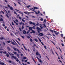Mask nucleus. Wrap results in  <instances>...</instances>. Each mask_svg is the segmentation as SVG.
Wrapping results in <instances>:
<instances>
[{
  "instance_id": "nucleus-1",
  "label": "nucleus",
  "mask_w": 65,
  "mask_h": 65,
  "mask_svg": "<svg viewBox=\"0 0 65 65\" xmlns=\"http://www.w3.org/2000/svg\"><path fill=\"white\" fill-rule=\"evenodd\" d=\"M37 31L38 33H40V31H42V30H41V28L38 27H37Z\"/></svg>"
},
{
  "instance_id": "nucleus-2",
  "label": "nucleus",
  "mask_w": 65,
  "mask_h": 65,
  "mask_svg": "<svg viewBox=\"0 0 65 65\" xmlns=\"http://www.w3.org/2000/svg\"><path fill=\"white\" fill-rule=\"evenodd\" d=\"M12 58L14 59V60H15L16 61H17L18 62L19 61V60L18 59V58H17L16 56H12Z\"/></svg>"
},
{
  "instance_id": "nucleus-3",
  "label": "nucleus",
  "mask_w": 65,
  "mask_h": 65,
  "mask_svg": "<svg viewBox=\"0 0 65 65\" xmlns=\"http://www.w3.org/2000/svg\"><path fill=\"white\" fill-rule=\"evenodd\" d=\"M13 50H14V51H17H17H18V53H20V50L18 49H17V48L14 47L13 48Z\"/></svg>"
},
{
  "instance_id": "nucleus-4",
  "label": "nucleus",
  "mask_w": 65,
  "mask_h": 65,
  "mask_svg": "<svg viewBox=\"0 0 65 65\" xmlns=\"http://www.w3.org/2000/svg\"><path fill=\"white\" fill-rule=\"evenodd\" d=\"M38 34V36H42L43 35V34L41 32Z\"/></svg>"
},
{
  "instance_id": "nucleus-5",
  "label": "nucleus",
  "mask_w": 65,
  "mask_h": 65,
  "mask_svg": "<svg viewBox=\"0 0 65 65\" xmlns=\"http://www.w3.org/2000/svg\"><path fill=\"white\" fill-rule=\"evenodd\" d=\"M7 6L8 7H9V8H10V10H13V8H12V7H11L8 4Z\"/></svg>"
},
{
  "instance_id": "nucleus-6",
  "label": "nucleus",
  "mask_w": 65,
  "mask_h": 65,
  "mask_svg": "<svg viewBox=\"0 0 65 65\" xmlns=\"http://www.w3.org/2000/svg\"><path fill=\"white\" fill-rule=\"evenodd\" d=\"M5 10L7 13V14H6V16L7 17V18H9V16H8V12H7V11H6V10L5 9Z\"/></svg>"
},
{
  "instance_id": "nucleus-7",
  "label": "nucleus",
  "mask_w": 65,
  "mask_h": 65,
  "mask_svg": "<svg viewBox=\"0 0 65 65\" xmlns=\"http://www.w3.org/2000/svg\"><path fill=\"white\" fill-rule=\"evenodd\" d=\"M37 59H38V60L39 61V62H40V63H42V61H41V60L40 59H39V58H38V57H37Z\"/></svg>"
},
{
  "instance_id": "nucleus-8",
  "label": "nucleus",
  "mask_w": 65,
  "mask_h": 65,
  "mask_svg": "<svg viewBox=\"0 0 65 65\" xmlns=\"http://www.w3.org/2000/svg\"><path fill=\"white\" fill-rule=\"evenodd\" d=\"M26 28L28 27L29 28V29L30 30H32V27H30L29 26H27L26 27Z\"/></svg>"
},
{
  "instance_id": "nucleus-9",
  "label": "nucleus",
  "mask_w": 65,
  "mask_h": 65,
  "mask_svg": "<svg viewBox=\"0 0 65 65\" xmlns=\"http://www.w3.org/2000/svg\"><path fill=\"white\" fill-rule=\"evenodd\" d=\"M34 9L33 8H31V9L29 8V9L30 10H32V9H33V10H34V9H36V7H34Z\"/></svg>"
},
{
  "instance_id": "nucleus-10",
  "label": "nucleus",
  "mask_w": 65,
  "mask_h": 65,
  "mask_svg": "<svg viewBox=\"0 0 65 65\" xmlns=\"http://www.w3.org/2000/svg\"><path fill=\"white\" fill-rule=\"evenodd\" d=\"M23 34H25V33L26 34H27V32H26V31L25 30H23Z\"/></svg>"
},
{
  "instance_id": "nucleus-11",
  "label": "nucleus",
  "mask_w": 65,
  "mask_h": 65,
  "mask_svg": "<svg viewBox=\"0 0 65 65\" xmlns=\"http://www.w3.org/2000/svg\"><path fill=\"white\" fill-rule=\"evenodd\" d=\"M43 28H46V25H45V23H44L43 24Z\"/></svg>"
},
{
  "instance_id": "nucleus-12",
  "label": "nucleus",
  "mask_w": 65,
  "mask_h": 65,
  "mask_svg": "<svg viewBox=\"0 0 65 65\" xmlns=\"http://www.w3.org/2000/svg\"><path fill=\"white\" fill-rule=\"evenodd\" d=\"M0 64H1V65H6V64H4V63L3 62L2 63V62H1L0 63Z\"/></svg>"
},
{
  "instance_id": "nucleus-13",
  "label": "nucleus",
  "mask_w": 65,
  "mask_h": 65,
  "mask_svg": "<svg viewBox=\"0 0 65 65\" xmlns=\"http://www.w3.org/2000/svg\"><path fill=\"white\" fill-rule=\"evenodd\" d=\"M54 32V33H55V34H56V35H58V34H57V32L55 30H53Z\"/></svg>"
},
{
  "instance_id": "nucleus-14",
  "label": "nucleus",
  "mask_w": 65,
  "mask_h": 65,
  "mask_svg": "<svg viewBox=\"0 0 65 65\" xmlns=\"http://www.w3.org/2000/svg\"><path fill=\"white\" fill-rule=\"evenodd\" d=\"M24 13H25V14H30V12H24Z\"/></svg>"
},
{
  "instance_id": "nucleus-15",
  "label": "nucleus",
  "mask_w": 65,
  "mask_h": 65,
  "mask_svg": "<svg viewBox=\"0 0 65 65\" xmlns=\"http://www.w3.org/2000/svg\"><path fill=\"white\" fill-rule=\"evenodd\" d=\"M11 44H13V45H15V43H14V42H11Z\"/></svg>"
},
{
  "instance_id": "nucleus-16",
  "label": "nucleus",
  "mask_w": 65,
  "mask_h": 65,
  "mask_svg": "<svg viewBox=\"0 0 65 65\" xmlns=\"http://www.w3.org/2000/svg\"><path fill=\"white\" fill-rule=\"evenodd\" d=\"M31 31L32 32V33L34 34L35 33V31H34V30H31Z\"/></svg>"
},
{
  "instance_id": "nucleus-17",
  "label": "nucleus",
  "mask_w": 65,
  "mask_h": 65,
  "mask_svg": "<svg viewBox=\"0 0 65 65\" xmlns=\"http://www.w3.org/2000/svg\"><path fill=\"white\" fill-rule=\"evenodd\" d=\"M13 41H14L15 43V44H17V45H18V44L17 43H16V42H15V41H14V40L13 39L12 40Z\"/></svg>"
},
{
  "instance_id": "nucleus-18",
  "label": "nucleus",
  "mask_w": 65,
  "mask_h": 65,
  "mask_svg": "<svg viewBox=\"0 0 65 65\" xmlns=\"http://www.w3.org/2000/svg\"><path fill=\"white\" fill-rule=\"evenodd\" d=\"M35 40L36 42H38V40H37V39H35Z\"/></svg>"
},
{
  "instance_id": "nucleus-19",
  "label": "nucleus",
  "mask_w": 65,
  "mask_h": 65,
  "mask_svg": "<svg viewBox=\"0 0 65 65\" xmlns=\"http://www.w3.org/2000/svg\"><path fill=\"white\" fill-rule=\"evenodd\" d=\"M7 48L9 51H10V48L9 47H7Z\"/></svg>"
},
{
  "instance_id": "nucleus-20",
  "label": "nucleus",
  "mask_w": 65,
  "mask_h": 65,
  "mask_svg": "<svg viewBox=\"0 0 65 65\" xmlns=\"http://www.w3.org/2000/svg\"><path fill=\"white\" fill-rule=\"evenodd\" d=\"M33 51L34 52H35V51H36V49L35 48L33 49Z\"/></svg>"
},
{
  "instance_id": "nucleus-21",
  "label": "nucleus",
  "mask_w": 65,
  "mask_h": 65,
  "mask_svg": "<svg viewBox=\"0 0 65 65\" xmlns=\"http://www.w3.org/2000/svg\"><path fill=\"white\" fill-rule=\"evenodd\" d=\"M50 31L51 32H52V33H54V31H53V30H52L50 29Z\"/></svg>"
},
{
  "instance_id": "nucleus-22",
  "label": "nucleus",
  "mask_w": 65,
  "mask_h": 65,
  "mask_svg": "<svg viewBox=\"0 0 65 65\" xmlns=\"http://www.w3.org/2000/svg\"><path fill=\"white\" fill-rule=\"evenodd\" d=\"M26 7L27 8H29V7H31V6H30V5H29L28 6H27Z\"/></svg>"
},
{
  "instance_id": "nucleus-23",
  "label": "nucleus",
  "mask_w": 65,
  "mask_h": 65,
  "mask_svg": "<svg viewBox=\"0 0 65 65\" xmlns=\"http://www.w3.org/2000/svg\"><path fill=\"white\" fill-rule=\"evenodd\" d=\"M0 21L1 22H2V21H3V19H2V18H1L0 20Z\"/></svg>"
},
{
  "instance_id": "nucleus-24",
  "label": "nucleus",
  "mask_w": 65,
  "mask_h": 65,
  "mask_svg": "<svg viewBox=\"0 0 65 65\" xmlns=\"http://www.w3.org/2000/svg\"><path fill=\"white\" fill-rule=\"evenodd\" d=\"M36 55H39V53H38V52H37L36 53Z\"/></svg>"
},
{
  "instance_id": "nucleus-25",
  "label": "nucleus",
  "mask_w": 65,
  "mask_h": 65,
  "mask_svg": "<svg viewBox=\"0 0 65 65\" xmlns=\"http://www.w3.org/2000/svg\"><path fill=\"white\" fill-rule=\"evenodd\" d=\"M13 54H15V55H16V54H17V52H13Z\"/></svg>"
},
{
  "instance_id": "nucleus-26",
  "label": "nucleus",
  "mask_w": 65,
  "mask_h": 65,
  "mask_svg": "<svg viewBox=\"0 0 65 65\" xmlns=\"http://www.w3.org/2000/svg\"><path fill=\"white\" fill-rule=\"evenodd\" d=\"M38 56L39 57V58L40 57V58H41V55H40V54H39Z\"/></svg>"
},
{
  "instance_id": "nucleus-27",
  "label": "nucleus",
  "mask_w": 65,
  "mask_h": 65,
  "mask_svg": "<svg viewBox=\"0 0 65 65\" xmlns=\"http://www.w3.org/2000/svg\"><path fill=\"white\" fill-rule=\"evenodd\" d=\"M10 25L11 27H12V29H13L14 30V28H13V26H12V25L10 24Z\"/></svg>"
},
{
  "instance_id": "nucleus-28",
  "label": "nucleus",
  "mask_w": 65,
  "mask_h": 65,
  "mask_svg": "<svg viewBox=\"0 0 65 65\" xmlns=\"http://www.w3.org/2000/svg\"><path fill=\"white\" fill-rule=\"evenodd\" d=\"M16 42H17L19 44H20V43H19V41H18V40H16Z\"/></svg>"
},
{
  "instance_id": "nucleus-29",
  "label": "nucleus",
  "mask_w": 65,
  "mask_h": 65,
  "mask_svg": "<svg viewBox=\"0 0 65 65\" xmlns=\"http://www.w3.org/2000/svg\"><path fill=\"white\" fill-rule=\"evenodd\" d=\"M14 14H16V15H17V14H18L17 13H16V12L15 11L14 12Z\"/></svg>"
},
{
  "instance_id": "nucleus-30",
  "label": "nucleus",
  "mask_w": 65,
  "mask_h": 65,
  "mask_svg": "<svg viewBox=\"0 0 65 65\" xmlns=\"http://www.w3.org/2000/svg\"><path fill=\"white\" fill-rule=\"evenodd\" d=\"M32 23H33V22L31 21H30L29 22L30 24H32Z\"/></svg>"
},
{
  "instance_id": "nucleus-31",
  "label": "nucleus",
  "mask_w": 65,
  "mask_h": 65,
  "mask_svg": "<svg viewBox=\"0 0 65 65\" xmlns=\"http://www.w3.org/2000/svg\"><path fill=\"white\" fill-rule=\"evenodd\" d=\"M41 21H43V19L42 18H41L40 20Z\"/></svg>"
},
{
  "instance_id": "nucleus-32",
  "label": "nucleus",
  "mask_w": 65,
  "mask_h": 65,
  "mask_svg": "<svg viewBox=\"0 0 65 65\" xmlns=\"http://www.w3.org/2000/svg\"><path fill=\"white\" fill-rule=\"evenodd\" d=\"M1 12H2V13H3V14H4V12L3 11H1Z\"/></svg>"
},
{
  "instance_id": "nucleus-33",
  "label": "nucleus",
  "mask_w": 65,
  "mask_h": 65,
  "mask_svg": "<svg viewBox=\"0 0 65 65\" xmlns=\"http://www.w3.org/2000/svg\"><path fill=\"white\" fill-rule=\"evenodd\" d=\"M3 54H5V55H6V52L5 51L4 52H3Z\"/></svg>"
},
{
  "instance_id": "nucleus-34",
  "label": "nucleus",
  "mask_w": 65,
  "mask_h": 65,
  "mask_svg": "<svg viewBox=\"0 0 65 65\" xmlns=\"http://www.w3.org/2000/svg\"><path fill=\"white\" fill-rule=\"evenodd\" d=\"M30 41L31 42H32V41H33V40H32V39L31 38H30Z\"/></svg>"
},
{
  "instance_id": "nucleus-35",
  "label": "nucleus",
  "mask_w": 65,
  "mask_h": 65,
  "mask_svg": "<svg viewBox=\"0 0 65 65\" xmlns=\"http://www.w3.org/2000/svg\"><path fill=\"white\" fill-rule=\"evenodd\" d=\"M22 21L23 22H25V20H24V19H22Z\"/></svg>"
},
{
  "instance_id": "nucleus-36",
  "label": "nucleus",
  "mask_w": 65,
  "mask_h": 65,
  "mask_svg": "<svg viewBox=\"0 0 65 65\" xmlns=\"http://www.w3.org/2000/svg\"><path fill=\"white\" fill-rule=\"evenodd\" d=\"M22 29H24V27L23 26V25H22Z\"/></svg>"
},
{
  "instance_id": "nucleus-37",
  "label": "nucleus",
  "mask_w": 65,
  "mask_h": 65,
  "mask_svg": "<svg viewBox=\"0 0 65 65\" xmlns=\"http://www.w3.org/2000/svg\"><path fill=\"white\" fill-rule=\"evenodd\" d=\"M39 23H38L37 24H36V26H39Z\"/></svg>"
},
{
  "instance_id": "nucleus-38",
  "label": "nucleus",
  "mask_w": 65,
  "mask_h": 65,
  "mask_svg": "<svg viewBox=\"0 0 65 65\" xmlns=\"http://www.w3.org/2000/svg\"><path fill=\"white\" fill-rule=\"evenodd\" d=\"M41 43L43 45H44V44H43V42H41Z\"/></svg>"
},
{
  "instance_id": "nucleus-39",
  "label": "nucleus",
  "mask_w": 65,
  "mask_h": 65,
  "mask_svg": "<svg viewBox=\"0 0 65 65\" xmlns=\"http://www.w3.org/2000/svg\"><path fill=\"white\" fill-rule=\"evenodd\" d=\"M61 36L62 37H63V35L62 34H61Z\"/></svg>"
},
{
  "instance_id": "nucleus-40",
  "label": "nucleus",
  "mask_w": 65,
  "mask_h": 65,
  "mask_svg": "<svg viewBox=\"0 0 65 65\" xmlns=\"http://www.w3.org/2000/svg\"><path fill=\"white\" fill-rule=\"evenodd\" d=\"M19 24L20 25H21L22 24V22H21Z\"/></svg>"
},
{
  "instance_id": "nucleus-41",
  "label": "nucleus",
  "mask_w": 65,
  "mask_h": 65,
  "mask_svg": "<svg viewBox=\"0 0 65 65\" xmlns=\"http://www.w3.org/2000/svg\"><path fill=\"white\" fill-rule=\"evenodd\" d=\"M23 59H27V57H23Z\"/></svg>"
},
{
  "instance_id": "nucleus-42",
  "label": "nucleus",
  "mask_w": 65,
  "mask_h": 65,
  "mask_svg": "<svg viewBox=\"0 0 65 65\" xmlns=\"http://www.w3.org/2000/svg\"><path fill=\"white\" fill-rule=\"evenodd\" d=\"M46 58L48 59V60H50V59H49V58H48V57H47V56H46Z\"/></svg>"
},
{
  "instance_id": "nucleus-43",
  "label": "nucleus",
  "mask_w": 65,
  "mask_h": 65,
  "mask_svg": "<svg viewBox=\"0 0 65 65\" xmlns=\"http://www.w3.org/2000/svg\"><path fill=\"white\" fill-rule=\"evenodd\" d=\"M32 28L33 29H35V26H33V27H32Z\"/></svg>"
},
{
  "instance_id": "nucleus-44",
  "label": "nucleus",
  "mask_w": 65,
  "mask_h": 65,
  "mask_svg": "<svg viewBox=\"0 0 65 65\" xmlns=\"http://www.w3.org/2000/svg\"><path fill=\"white\" fill-rule=\"evenodd\" d=\"M27 38L28 39L30 38V36H27Z\"/></svg>"
},
{
  "instance_id": "nucleus-45",
  "label": "nucleus",
  "mask_w": 65,
  "mask_h": 65,
  "mask_svg": "<svg viewBox=\"0 0 65 65\" xmlns=\"http://www.w3.org/2000/svg\"><path fill=\"white\" fill-rule=\"evenodd\" d=\"M48 33H49V34H48V35H50V36H52V35H51V34H50L49 32H48Z\"/></svg>"
},
{
  "instance_id": "nucleus-46",
  "label": "nucleus",
  "mask_w": 65,
  "mask_h": 65,
  "mask_svg": "<svg viewBox=\"0 0 65 65\" xmlns=\"http://www.w3.org/2000/svg\"><path fill=\"white\" fill-rule=\"evenodd\" d=\"M38 39H39V40L40 42H41V40H40V39H39V38H38Z\"/></svg>"
},
{
  "instance_id": "nucleus-47",
  "label": "nucleus",
  "mask_w": 65,
  "mask_h": 65,
  "mask_svg": "<svg viewBox=\"0 0 65 65\" xmlns=\"http://www.w3.org/2000/svg\"><path fill=\"white\" fill-rule=\"evenodd\" d=\"M33 25H35V23H32V24Z\"/></svg>"
},
{
  "instance_id": "nucleus-48",
  "label": "nucleus",
  "mask_w": 65,
  "mask_h": 65,
  "mask_svg": "<svg viewBox=\"0 0 65 65\" xmlns=\"http://www.w3.org/2000/svg\"><path fill=\"white\" fill-rule=\"evenodd\" d=\"M3 51H1L0 52V53H1V54H2V53H3Z\"/></svg>"
},
{
  "instance_id": "nucleus-49",
  "label": "nucleus",
  "mask_w": 65,
  "mask_h": 65,
  "mask_svg": "<svg viewBox=\"0 0 65 65\" xmlns=\"http://www.w3.org/2000/svg\"><path fill=\"white\" fill-rule=\"evenodd\" d=\"M51 42H52V43H53L54 45H56V44H55V43H54V42H53V41H52Z\"/></svg>"
},
{
  "instance_id": "nucleus-50",
  "label": "nucleus",
  "mask_w": 65,
  "mask_h": 65,
  "mask_svg": "<svg viewBox=\"0 0 65 65\" xmlns=\"http://www.w3.org/2000/svg\"><path fill=\"white\" fill-rule=\"evenodd\" d=\"M17 56L19 58H20V57H19V55L18 54H17Z\"/></svg>"
},
{
  "instance_id": "nucleus-51",
  "label": "nucleus",
  "mask_w": 65,
  "mask_h": 65,
  "mask_svg": "<svg viewBox=\"0 0 65 65\" xmlns=\"http://www.w3.org/2000/svg\"><path fill=\"white\" fill-rule=\"evenodd\" d=\"M12 25H13V26L14 25V23H13V22H12Z\"/></svg>"
},
{
  "instance_id": "nucleus-52",
  "label": "nucleus",
  "mask_w": 65,
  "mask_h": 65,
  "mask_svg": "<svg viewBox=\"0 0 65 65\" xmlns=\"http://www.w3.org/2000/svg\"><path fill=\"white\" fill-rule=\"evenodd\" d=\"M18 40H19L20 41H21V40H20V39L19 38H18Z\"/></svg>"
},
{
  "instance_id": "nucleus-53",
  "label": "nucleus",
  "mask_w": 65,
  "mask_h": 65,
  "mask_svg": "<svg viewBox=\"0 0 65 65\" xmlns=\"http://www.w3.org/2000/svg\"><path fill=\"white\" fill-rule=\"evenodd\" d=\"M24 62H28V60H24Z\"/></svg>"
},
{
  "instance_id": "nucleus-54",
  "label": "nucleus",
  "mask_w": 65,
  "mask_h": 65,
  "mask_svg": "<svg viewBox=\"0 0 65 65\" xmlns=\"http://www.w3.org/2000/svg\"><path fill=\"white\" fill-rule=\"evenodd\" d=\"M44 48L45 49H47L46 47V46H44Z\"/></svg>"
},
{
  "instance_id": "nucleus-55",
  "label": "nucleus",
  "mask_w": 65,
  "mask_h": 65,
  "mask_svg": "<svg viewBox=\"0 0 65 65\" xmlns=\"http://www.w3.org/2000/svg\"><path fill=\"white\" fill-rule=\"evenodd\" d=\"M6 56L7 57H9V54H7Z\"/></svg>"
},
{
  "instance_id": "nucleus-56",
  "label": "nucleus",
  "mask_w": 65,
  "mask_h": 65,
  "mask_svg": "<svg viewBox=\"0 0 65 65\" xmlns=\"http://www.w3.org/2000/svg\"><path fill=\"white\" fill-rule=\"evenodd\" d=\"M61 45L62 46H64V45L63 43L61 44Z\"/></svg>"
},
{
  "instance_id": "nucleus-57",
  "label": "nucleus",
  "mask_w": 65,
  "mask_h": 65,
  "mask_svg": "<svg viewBox=\"0 0 65 65\" xmlns=\"http://www.w3.org/2000/svg\"><path fill=\"white\" fill-rule=\"evenodd\" d=\"M19 19H20V20H21V19H22V18H21V17H19Z\"/></svg>"
},
{
  "instance_id": "nucleus-58",
  "label": "nucleus",
  "mask_w": 65,
  "mask_h": 65,
  "mask_svg": "<svg viewBox=\"0 0 65 65\" xmlns=\"http://www.w3.org/2000/svg\"><path fill=\"white\" fill-rule=\"evenodd\" d=\"M35 12L36 14H38V13H37V12L35 11Z\"/></svg>"
},
{
  "instance_id": "nucleus-59",
  "label": "nucleus",
  "mask_w": 65,
  "mask_h": 65,
  "mask_svg": "<svg viewBox=\"0 0 65 65\" xmlns=\"http://www.w3.org/2000/svg\"><path fill=\"white\" fill-rule=\"evenodd\" d=\"M3 39H4V38H3V37H2L1 38V40H3Z\"/></svg>"
},
{
  "instance_id": "nucleus-60",
  "label": "nucleus",
  "mask_w": 65,
  "mask_h": 65,
  "mask_svg": "<svg viewBox=\"0 0 65 65\" xmlns=\"http://www.w3.org/2000/svg\"><path fill=\"white\" fill-rule=\"evenodd\" d=\"M15 21L16 22H19V21H18V20L17 19L15 20Z\"/></svg>"
},
{
  "instance_id": "nucleus-61",
  "label": "nucleus",
  "mask_w": 65,
  "mask_h": 65,
  "mask_svg": "<svg viewBox=\"0 0 65 65\" xmlns=\"http://www.w3.org/2000/svg\"><path fill=\"white\" fill-rule=\"evenodd\" d=\"M19 29L20 30V31H22V29H21V28H19Z\"/></svg>"
},
{
  "instance_id": "nucleus-62",
  "label": "nucleus",
  "mask_w": 65,
  "mask_h": 65,
  "mask_svg": "<svg viewBox=\"0 0 65 65\" xmlns=\"http://www.w3.org/2000/svg\"><path fill=\"white\" fill-rule=\"evenodd\" d=\"M7 28V27L6 26H5V27H4V28L5 29H6Z\"/></svg>"
},
{
  "instance_id": "nucleus-63",
  "label": "nucleus",
  "mask_w": 65,
  "mask_h": 65,
  "mask_svg": "<svg viewBox=\"0 0 65 65\" xmlns=\"http://www.w3.org/2000/svg\"><path fill=\"white\" fill-rule=\"evenodd\" d=\"M8 43H10V41H7Z\"/></svg>"
},
{
  "instance_id": "nucleus-64",
  "label": "nucleus",
  "mask_w": 65,
  "mask_h": 65,
  "mask_svg": "<svg viewBox=\"0 0 65 65\" xmlns=\"http://www.w3.org/2000/svg\"><path fill=\"white\" fill-rule=\"evenodd\" d=\"M44 22H45V23L46 22V19L44 20Z\"/></svg>"
}]
</instances>
